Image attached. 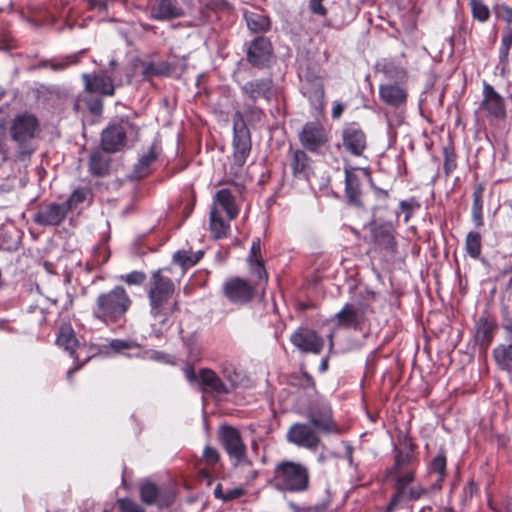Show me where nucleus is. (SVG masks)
Returning a JSON list of instances; mask_svg holds the SVG:
<instances>
[{
    "label": "nucleus",
    "mask_w": 512,
    "mask_h": 512,
    "mask_svg": "<svg viewBox=\"0 0 512 512\" xmlns=\"http://www.w3.org/2000/svg\"><path fill=\"white\" fill-rule=\"evenodd\" d=\"M289 164L295 178L309 180L312 174V161L302 150H291Z\"/></svg>",
    "instance_id": "obj_26"
},
{
    "label": "nucleus",
    "mask_w": 512,
    "mask_h": 512,
    "mask_svg": "<svg viewBox=\"0 0 512 512\" xmlns=\"http://www.w3.org/2000/svg\"><path fill=\"white\" fill-rule=\"evenodd\" d=\"M405 487L406 486H399L397 484L398 493L391 499L390 504L387 508V512H392L394 507L398 504V502L400 501V499L402 498V496L404 494Z\"/></svg>",
    "instance_id": "obj_59"
},
{
    "label": "nucleus",
    "mask_w": 512,
    "mask_h": 512,
    "mask_svg": "<svg viewBox=\"0 0 512 512\" xmlns=\"http://www.w3.org/2000/svg\"><path fill=\"white\" fill-rule=\"evenodd\" d=\"M371 237L380 247L385 249H393L394 247V236L391 227L387 224L373 223L371 227Z\"/></svg>",
    "instance_id": "obj_30"
},
{
    "label": "nucleus",
    "mask_w": 512,
    "mask_h": 512,
    "mask_svg": "<svg viewBox=\"0 0 512 512\" xmlns=\"http://www.w3.org/2000/svg\"><path fill=\"white\" fill-rule=\"evenodd\" d=\"M489 507L495 512H512V494L500 502L489 501Z\"/></svg>",
    "instance_id": "obj_46"
},
{
    "label": "nucleus",
    "mask_w": 512,
    "mask_h": 512,
    "mask_svg": "<svg viewBox=\"0 0 512 512\" xmlns=\"http://www.w3.org/2000/svg\"><path fill=\"white\" fill-rule=\"evenodd\" d=\"M85 90L103 96H112L115 91L113 80L106 72L82 74Z\"/></svg>",
    "instance_id": "obj_18"
},
{
    "label": "nucleus",
    "mask_w": 512,
    "mask_h": 512,
    "mask_svg": "<svg viewBox=\"0 0 512 512\" xmlns=\"http://www.w3.org/2000/svg\"><path fill=\"white\" fill-rule=\"evenodd\" d=\"M119 508L121 512H144L138 504L126 498L119 500Z\"/></svg>",
    "instance_id": "obj_52"
},
{
    "label": "nucleus",
    "mask_w": 512,
    "mask_h": 512,
    "mask_svg": "<svg viewBox=\"0 0 512 512\" xmlns=\"http://www.w3.org/2000/svg\"><path fill=\"white\" fill-rule=\"evenodd\" d=\"M67 205L49 203L42 205L34 215V222L42 226H58L67 216Z\"/></svg>",
    "instance_id": "obj_17"
},
{
    "label": "nucleus",
    "mask_w": 512,
    "mask_h": 512,
    "mask_svg": "<svg viewBox=\"0 0 512 512\" xmlns=\"http://www.w3.org/2000/svg\"><path fill=\"white\" fill-rule=\"evenodd\" d=\"M291 343L303 353L320 354L324 339L314 330L300 327L290 337Z\"/></svg>",
    "instance_id": "obj_15"
},
{
    "label": "nucleus",
    "mask_w": 512,
    "mask_h": 512,
    "mask_svg": "<svg viewBox=\"0 0 512 512\" xmlns=\"http://www.w3.org/2000/svg\"><path fill=\"white\" fill-rule=\"evenodd\" d=\"M472 220L476 227L483 226V213L482 210H471Z\"/></svg>",
    "instance_id": "obj_62"
},
{
    "label": "nucleus",
    "mask_w": 512,
    "mask_h": 512,
    "mask_svg": "<svg viewBox=\"0 0 512 512\" xmlns=\"http://www.w3.org/2000/svg\"><path fill=\"white\" fill-rule=\"evenodd\" d=\"M158 154L156 146L152 145L148 152L144 153L134 165L132 177L136 179L146 177L150 173V166L157 159Z\"/></svg>",
    "instance_id": "obj_31"
},
{
    "label": "nucleus",
    "mask_w": 512,
    "mask_h": 512,
    "mask_svg": "<svg viewBox=\"0 0 512 512\" xmlns=\"http://www.w3.org/2000/svg\"><path fill=\"white\" fill-rule=\"evenodd\" d=\"M233 131L234 163L238 167H242L251 151V138L243 115L239 111L233 117Z\"/></svg>",
    "instance_id": "obj_8"
},
{
    "label": "nucleus",
    "mask_w": 512,
    "mask_h": 512,
    "mask_svg": "<svg viewBox=\"0 0 512 512\" xmlns=\"http://www.w3.org/2000/svg\"><path fill=\"white\" fill-rule=\"evenodd\" d=\"M138 127L129 122L121 121L120 123L108 126L101 134V146L108 153H115L125 147L128 140H137Z\"/></svg>",
    "instance_id": "obj_4"
},
{
    "label": "nucleus",
    "mask_w": 512,
    "mask_h": 512,
    "mask_svg": "<svg viewBox=\"0 0 512 512\" xmlns=\"http://www.w3.org/2000/svg\"><path fill=\"white\" fill-rule=\"evenodd\" d=\"M248 28L255 33L266 32L270 28L269 18L260 12H245Z\"/></svg>",
    "instance_id": "obj_35"
},
{
    "label": "nucleus",
    "mask_w": 512,
    "mask_h": 512,
    "mask_svg": "<svg viewBox=\"0 0 512 512\" xmlns=\"http://www.w3.org/2000/svg\"><path fill=\"white\" fill-rule=\"evenodd\" d=\"M479 110L490 120H503L506 117L504 98L488 83L483 85V99Z\"/></svg>",
    "instance_id": "obj_12"
},
{
    "label": "nucleus",
    "mask_w": 512,
    "mask_h": 512,
    "mask_svg": "<svg viewBox=\"0 0 512 512\" xmlns=\"http://www.w3.org/2000/svg\"><path fill=\"white\" fill-rule=\"evenodd\" d=\"M103 148L94 150L89 159V171L95 176H103L109 170L110 158Z\"/></svg>",
    "instance_id": "obj_32"
},
{
    "label": "nucleus",
    "mask_w": 512,
    "mask_h": 512,
    "mask_svg": "<svg viewBox=\"0 0 512 512\" xmlns=\"http://www.w3.org/2000/svg\"><path fill=\"white\" fill-rule=\"evenodd\" d=\"M210 229L217 239L226 237L230 229L229 223L220 217L216 207H212L210 211Z\"/></svg>",
    "instance_id": "obj_37"
},
{
    "label": "nucleus",
    "mask_w": 512,
    "mask_h": 512,
    "mask_svg": "<svg viewBox=\"0 0 512 512\" xmlns=\"http://www.w3.org/2000/svg\"><path fill=\"white\" fill-rule=\"evenodd\" d=\"M268 485L282 493H304L310 487V472L300 462L284 460L275 464Z\"/></svg>",
    "instance_id": "obj_1"
},
{
    "label": "nucleus",
    "mask_w": 512,
    "mask_h": 512,
    "mask_svg": "<svg viewBox=\"0 0 512 512\" xmlns=\"http://www.w3.org/2000/svg\"><path fill=\"white\" fill-rule=\"evenodd\" d=\"M405 487L406 486H399L397 484L398 493L391 499L390 504L387 508V512H392L394 507L398 504V502L400 501V499L402 498V496L404 494Z\"/></svg>",
    "instance_id": "obj_58"
},
{
    "label": "nucleus",
    "mask_w": 512,
    "mask_h": 512,
    "mask_svg": "<svg viewBox=\"0 0 512 512\" xmlns=\"http://www.w3.org/2000/svg\"><path fill=\"white\" fill-rule=\"evenodd\" d=\"M91 192L88 188H78L76 189L64 202V205H67V210L77 208V206L83 202H85L90 196Z\"/></svg>",
    "instance_id": "obj_42"
},
{
    "label": "nucleus",
    "mask_w": 512,
    "mask_h": 512,
    "mask_svg": "<svg viewBox=\"0 0 512 512\" xmlns=\"http://www.w3.org/2000/svg\"><path fill=\"white\" fill-rule=\"evenodd\" d=\"M323 0H309V8L312 13L320 16L327 14V9L322 5Z\"/></svg>",
    "instance_id": "obj_55"
},
{
    "label": "nucleus",
    "mask_w": 512,
    "mask_h": 512,
    "mask_svg": "<svg viewBox=\"0 0 512 512\" xmlns=\"http://www.w3.org/2000/svg\"><path fill=\"white\" fill-rule=\"evenodd\" d=\"M256 103L246 101L245 102V116L251 122H259L261 121L264 113L261 108L255 105Z\"/></svg>",
    "instance_id": "obj_44"
},
{
    "label": "nucleus",
    "mask_w": 512,
    "mask_h": 512,
    "mask_svg": "<svg viewBox=\"0 0 512 512\" xmlns=\"http://www.w3.org/2000/svg\"><path fill=\"white\" fill-rule=\"evenodd\" d=\"M132 305V299L122 286L100 293L93 306L92 315L95 319L110 325L122 323Z\"/></svg>",
    "instance_id": "obj_2"
},
{
    "label": "nucleus",
    "mask_w": 512,
    "mask_h": 512,
    "mask_svg": "<svg viewBox=\"0 0 512 512\" xmlns=\"http://www.w3.org/2000/svg\"><path fill=\"white\" fill-rule=\"evenodd\" d=\"M319 432L320 431L310 423L297 422L289 427L286 439L289 443H292L297 447L316 451L321 443Z\"/></svg>",
    "instance_id": "obj_10"
},
{
    "label": "nucleus",
    "mask_w": 512,
    "mask_h": 512,
    "mask_svg": "<svg viewBox=\"0 0 512 512\" xmlns=\"http://www.w3.org/2000/svg\"><path fill=\"white\" fill-rule=\"evenodd\" d=\"M430 474H435L434 489H440L446 475V456L443 453L437 454L429 465Z\"/></svg>",
    "instance_id": "obj_36"
},
{
    "label": "nucleus",
    "mask_w": 512,
    "mask_h": 512,
    "mask_svg": "<svg viewBox=\"0 0 512 512\" xmlns=\"http://www.w3.org/2000/svg\"><path fill=\"white\" fill-rule=\"evenodd\" d=\"M481 235L478 232L470 231L465 239L467 254L473 259H479L481 255Z\"/></svg>",
    "instance_id": "obj_40"
},
{
    "label": "nucleus",
    "mask_w": 512,
    "mask_h": 512,
    "mask_svg": "<svg viewBox=\"0 0 512 512\" xmlns=\"http://www.w3.org/2000/svg\"><path fill=\"white\" fill-rule=\"evenodd\" d=\"M512 46V32L504 35L501 40V46L499 50L500 60H507L510 48Z\"/></svg>",
    "instance_id": "obj_50"
},
{
    "label": "nucleus",
    "mask_w": 512,
    "mask_h": 512,
    "mask_svg": "<svg viewBox=\"0 0 512 512\" xmlns=\"http://www.w3.org/2000/svg\"><path fill=\"white\" fill-rule=\"evenodd\" d=\"M121 280L129 285H141L146 280V275L141 271H132L125 276H121Z\"/></svg>",
    "instance_id": "obj_49"
},
{
    "label": "nucleus",
    "mask_w": 512,
    "mask_h": 512,
    "mask_svg": "<svg viewBox=\"0 0 512 512\" xmlns=\"http://www.w3.org/2000/svg\"><path fill=\"white\" fill-rule=\"evenodd\" d=\"M110 348L112 350H114L115 352H120L122 350H125V349H129L130 348V344L129 342L125 341V340H120V339H114L110 342L109 344Z\"/></svg>",
    "instance_id": "obj_57"
},
{
    "label": "nucleus",
    "mask_w": 512,
    "mask_h": 512,
    "mask_svg": "<svg viewBox=\"0 0 512 512\" xmlns=\"http://www.w3.org/2000/svg\"><path fill=\"white\" fill-rule=\"evenodd\" d=\"M506 343L499 344L493 350L497 365L507 371L512 370V323L503 324Z\"/></svg>",
    "instance_id": "obj_23"
},
{
    "label": "nucleus",
    "mask_w": 512,
    "mask_h": 512,
    "mask_svg": "<svg viewBox=\"0 0 512 512\" xmlns=\"http://www.w3.org/2000/svg\"><path fill=\"white\" fill-rule=\"evenodd\" d=\"M241 92L246 101L256 103L259 99L270 102L276 95L277 90L272 79H253L241 86Z\"/></svg>",
    "instance_id": "obj_14"
},
{
    "label": "nucleus",
    "mask_w": 512,
    "mask_h": 512,
    "mask_svg": "<svg viewBox=\"0 0 512 512\" xmlns=\"http://www.w3.org/2000/svg\"><path fill=\"white\" fill-rule=\"evenodd\" d=\"M184 374L191 385L199 387L203 392L215 394H228L230 392L228 385L210 369H201L197 375L194 369L188 366L184 369Z\"/></svg>",
    "instance_id": "obj_9"
},
{
    "label": "nucleus",
    "mask_w": 512,
    "mask_h": 512,
    "mask_svg": "<svg viewBox=\"0 0 512 512\" xmlns=\"http://www.w3.org/2000/svg\"><path fill=\"white\" fill-rule=\"evenodd\" d=\"M344 447H345V457L346 459L348 460V462L350 464H352V453H353V448L352 446L347 443V442H344Z\"/></svg>",
    "instance_id": "obj_64"
},
{
    "label": "nucleus",
    "mask_w": 512,
    "mask_h": 512,
    "mask_svg": "<svg viewBox=\"0 0 512 512\" xmlns=\"http://www.w3.org/2000/svg\"><path fill=\"white\" fill-rule=\"evenodd\" d=\"M174 292V284L170 278L162 276L161 271L157 270L152 275V283L148 292V297L151 306V314L157 319L159 323L165 324L167 316L172 312L167 308V302Z\"/></svg>",
    "instance_id": "obj_3"
},
{
    "label": "nucleus",
    "mask_w": 512,
    "mask_h": 512,
    "mask_svg": "<svg viewBox=\"0 0 512 512\" xmlns=\"http://www.w3.org/2000/svg\"><path fill=\"white\" fill-rule=\"evenodd\" d=\"M417 465L418 459L413 444L410 441H405L400 448L395 450V463L392 468L399 486H407L413 481Z\"/></svg>",
    "instance_id": "obj_6"
},
{
    "label": "nucleus",
    "mask_w": 512,
    "mask_h": 512,
    "mask_svg": "<svg viewBox=\"0 0 512 512\" xmlns=\"http://www.w3.org/2000/svg\"><path fill=\"white\" fill-rule=\"evenodd\" d=\"M483 186L481 184L477 185L473 191V204L472 210H482L483 207Z\"/></svg>",
    "instance_id": "obj_53"
},
{
    "label": "nucleus",
    "mask_w": 512,
    "mask_h": 512,
    "mask_svg": "<svg viewBox=\"0 0 512 512\" xmlns=\"http://www.w3.org/2000/svg\"><path fill=\"white\" fill-rule=\"evenodd\" d=\"M299 138L304 148L315 152L327 143L328 133L322 124L308 122L304 125Z\"/></svg>",
    "instance_id": "obj_16"
},
{
    "label": "nucleus",
    "mask_w": 512,
    "mask_h": 512,
    "mask_svg": "<svg viewBox=\"0 0 512 512\" xmlns=\"http://www.w3.org/2000/svg\"><path fill=\"white\" fill-rule=\"evenodd\" d=\"M219 437L230 458L234 459L239 465H251V461L246 455V446L243 443L240 432L236 428L222 426Z\"/></svg>",
    "instance_id": "obj_11"
},
{
    "label": "nucleus",
    "mask_w": 512,
    "mask_h": 512,
    "mask_svg": "<svg viewBox=\"0 0 512 512\" xmlns=\"http://www.w3.org/2000/svg\"><path fill=\"white\" fill-rule=\"evenodd\" d=\"M203 458L207 465L212 466L218 462L219 453L215 448L206 446L203 451Z\"/></svg>",
    "instance_id": "obj_51"
},
{
    "label": "nucleus",
    "mask_w": 512,
    "mask_h": 512,
    "mask_svg": "<svg viewBox=\"0 0 512 512\" xmlns=\"http://www.w3.org/2000/svg\"><path fill=\"white\" fill-rule=\"evenodd\" d=\"M244 493L242 488L229 489L224 496V501H230L239 498Z\"/></svg>",
    "instance_id": "obj_60"
},
{
    "label": "nucleus",
    "mask_w": 512,
    "mask_h": 512,
    "mask_svg": "<svg viewBox=\"0 0 512 512\" xmlns=\"http://www.w3.org/2000/svg\"><path fill=\"white\" fill-rule=\"evenodd\" d=\"M495 324L487 318H480L475 325V339L483 349H487L493 340Z\"/></svg>",
    "instance_id": "obj_29"
},
{
    "label": "nucleus",
    "mask_w": 512,
    "mask_h": 512,
    "mask_svg": "<svg viewBox=\"0 0 512 512\" xmlns=\"http://www.w3.org/2000/svg\"><path fill=\"white\" fill-rule=\"evenodd\" d=\"M472 16L479 22H486L490 17V10L481 0H469Z\"/></svg>",
    "instance_id": "obj_41"
},
{
    "label": "nucleus",
    "mask_w": 512,
    "mask_h": 512,
    "mask_svg": "<svg viewBox=\"0 0 512 512\" xmlns=\"http://www.w3.org/2000/svg\"><path fill=\"white\" fill-rule=\"evenodd\" d=\"M254 262L255 263L252 264L253 273L255 275H257L259 280H267L268 276H267V272L264 268L262 260L256 259V261H254Z\"/></svg>",
    "instance_id": "obj_56"
},
{
    "label": "nucleus",
    "mask_w": 512,
    "mask_h": 512,
    "mask_svg": "<svg viewBox=\"0 0 512 512\" xmlns=\"http://www.w3.org/2000/svg\"><path fill=\"white\" fill-rule=\"evenodd\" d=\"M225 296L233 303H245L252 299L254 288L241 278H233L224 284Z\"/></svg>",
    "instance_id": "obj_21"
},
{
    "label": "nucleus",
    "mask_w": 512,
    "mask_h": 512,
    "mask_svg": "<svg viewBox=\"0 0 512 512\" xmlns=\"http://www.w3.org/2000/svg\"><path fill=\"white\" fill-rule=\"evenodd\" d=\"M342 145L353 156H361L366 149L365 133L354 125L345 127L342 131Z\"/></svg>",
    "instance_id": "obj_20"
},
{
    "label": "nucleus",
    "mask_w": 512,
    "mask_h": 512,
    "mask_svg": "<svg viewBox=\"0 0 512 512\" xmlns=\"http://www.w3.org/2000/svg\"><path fill=\"white\" fill-rule=\"evenodd\" d=\"M39 132V123L31 114H21L15 117L11 126V135L18 144L22 154H30L34 150L33 140Z\"/></svg>",
    "instance_id": "obj_5"
},
{
    "label": "nucleus",
    "mask_w": 512,
    "mask_h": 512,
    "mask_svg": "<svg viewBox=\"0 0 512 512\" xmlns=\"http://www.w3.org/2000/svg\"><path fill=\"white\" fill-rule=\"evenodd\" d=\"M141 68L142 75L147 79L155 76H168L172 71L171 66L164 61L157 63L151 61H144L141 63Z\"/></svg>",
    "instance_id": "obj_34"
},
{
    "label": "nucleus",
    "mask_w": 512,
    "mask_h": 512,
    "mask_svg": "<svg viewBox=\"0 0 512 512\" xmlns=\"http://www.w3.org/2000/svg\"><path fill=\"white\" fill-rule=\"evenodd\" d=\"M56 342L60 347L69 351L71 355L74 354V348L78 346L74 331L69 325L61 326Z\"/></svg>",
    "instance_id": "obj_38"
},
{
    "label": "nucleus",
    "mask_w": 512,
    "mask_h": 512,
    "mask_svg": "<svg viewBox=\"0 0 512 512\" xmlns=\"http://www.w3.org/2000/svg\"><path fill=\"white\" fill-rule=\"evenodd\" d=\"M309 423L325 434H341L342 431L333 418V411L329 403L325 401L310 405L307 415Z\"/></svg>",
    "instance_id": "obj_7"
},
{
    "label": "nucleus",
    "mask_w": 512,
    "mask_h": 512,
    "mask_svg": "<svg viewBox=\"0 0 512 512\" xmlns=\"http://www.w3.org/2000/svg\"><path fill=\"white\" fill-rule=\"evenodd\" d=\"M143 503L156 505L159 508L168 507L174 501V494L166 489L158 488L154 483L147 482L140 487Z\"/></svg>",
    "instance_id": "obj_19"
},
{
    "label": "nucleus",
    "mask_w": 512,
    "mask_h": 512,
    "mask_svg": "<svg viewBox=\"0 0 512 512\" xmlns=\"http://www.w3.org/2000/svg\"><path fill=\"white\" fill-rule=\"evenodd\" d=\"M345 182H346V188H345L346 196H347L349 202L353 203V204H358L359 195H360L358 180L355 177L346 173Z\"/></svg>",
    "instance_id": "obj_43"
},
{
    "label": "nucleus",
    "mask_w": 512,
    "mask_h": 512,
    "mask_svg": "<svg viewBox=\"0 0 512 512\" xmlns=\"http://www.w3.org/2000/svg\"><path fill=\"white\" fill-rule=\"evenodd\" d=\"M203 252L197 251H177L173 255V261L184 269L194 266L202 258Z\"/></svg>",
    "instance_id": "obj_39"
},
{
    "label": "nucleus",
    "mask_w": 512,
    "mask_h": 512,
    "mask_svg": "<svg viewBox=\"0 0 512 512\" xmlns=\"http://www.w3.org/2000/svg\"><path fill=\"white\" fill-rule=\"evenodd\" d=\"M367 306L360 302L346 303L342 309L335 314L337 327L359 328L366 319Z\"/></svg>",
    "instance_id": "obj_13"
},
{
    "label": "nucleus",
    "mask_w": 512,
    "mask_h": 512,
    "mask_svg": "<svg viewBox=\"0 0 512 512\" xmlns=\"http://www.w3.org/2000/svg\"><path fill=\"white\" fill-rule=\"evenodd\" d=\"M444 171L447 175L452 173L457 164H456V155L453 150L449 148H444Z\"/></svg>",
    "instance_id": "obj_47"
},
{
    "label": "nucleus",
    "mask_w": 512,
    "mask_h": 512,
    "mask_svg": "<svg viewBox=\"0 0 512 512\" xmlns=\"http://www.w3.org/2000/svg\"><path fill=\"white\" fill-rule=\"evenodd\" d=\"M497 271L500 276H505L512 272V259L510 256H501L497 260Z\"/></svg>",
    "instance_id": "obj_48"
},
{
    "label": "nucleus",
    "mask_w": 512,
    "mask_h": 512,
    "mask_svg": "<svg viewBox=\"0 0 512 512\" xmlns=\"http://www.w3.org/2000/svg\"><path fill=\"white\" fill-rule=\"evenodd\" d=\"M303 94L308 98L316 113H320L324 107V87L319 79L307 81L302 86Z\"/></svg>",
    "instance_id": "obj_28"
},
{
    "label": "nucleus",
    "mask_w": 512,
    "mask_h": 512,
    "mask_svg": "<svg viewBox=\"0 0 512 512\" xmlns=\"http://www.w3.org/2000/svg\"><path fill=\"white\" fill-rule=\"evenodd\" d=\"M224 378L229 382L228 388L234 389L241 385L243 377L233 368H225L223 370Z\"/></svg>",
    "instance_id": "obj_45"
},
{
    "label": "nucleus",
    "mask_w": 512,
    "mask_h": 512,
    "mask_svg": "<svg viewBox=\"0 0 512 512\" xmlns=\"http://www.w3.org/2000/svg\"><path fill=\"white\" fill-rule=\"evenodd\" d=\"M250 261L253 262V259L254 261H256V259H259L258 258V254L260 253V240L259 239H256L252 242V245H251V252H250Z\"/></svg>",
    "instance_id": "obj_61"
},
{
    "label": "nucleus",
    "mask_w": 512,
    "mask_h": 512,
    "mask_svg": "<svg viewBox=\"0 0 512 512\" xmlns=\"http://www.w3.org/2000/svg\"><path fill=\"white\" fill-rule=\"evenodd\" d=\"M185 15L177 0H155L150 8V17L158 21H169Z\"/></svg>",
    "instance_id": "obj_22"
},
{
    "label": "nucleus",
    "mask_w": 512,
    "mask_h": 512,
    "mask_svg": "<svg viewBox=\"0 0 512 512\" xmlns=\"http://www.w3.org/2000/svg\"><path fill=\"white\" fill-rule=\"evenodd\" d=\"M403 83L387 82L379 86V97L387 105L392 107H401L407 100V91Z\"/></svg>",
    "instance_id": "obj_25"
},
{
    "label": "nucleus",
    "mask_w": 512,
    "mask_h": 512,
    "mask_svg": "<svg viewBox=\"0 0 512 512\" xmlns=\"http://www.w3.org/2000/svg\"><path fill=\"white\" fill-rule=\"evenodd\" d=\"M272 47L265 37L255 38L248 46L247 60L253 66H263L270 58Z\"/></svg>",
    "instance_id": "obj_24"
},
{
    "label": "nucleus",
    "mask_w": 512,
    "mask_h": 512,
    "mask_svg": "<svg viewBox=\"0 0 512 512\" xmlns=\"http://www.w3.org/2000/svg\"><path fill=\"white\" fill-rule=\"evenodd\" d=\"M344 111V106L341 103H336L332 109V116L339 118Z\"/></svg>",
    "instance_id": "obj_63"
},
{
    "label": "nucleus",
    "mask_w": 512,
    "mask_h": 512,
    "mask_svg": "<svg viewBox=\"0 0 512 512\" xmlns=\"http://www.w3.org/2000/svg\"><path fill=\"white\" fill-rule=\"evenodd\" d=\"M376 70L392 83H404L407 79L406 68L395 59H383L376 64Z\"/></svg>",
    "instance_id": "obj_27"
},
{
    "label": "nucleus",
    "mask_w": 512,
    "mask_h": 512,
    "mask_svg": "<svg viewBox=\"0 0 512 512\" xmlns=\"http://www.w3.org/2000/svg\"><path fill=\"white\" fill-rule=\"evenodd\" d=\"M74 58L75 57L71 56V57H67V59L65 61L46 62L44 64V66L49 67L50 69H52L54 71H61V70H64L69 64L74 63L75 62Z\"/></svg>",
    "instance_id": "obj_54"
},
{
    "label": "nucleus",
    "mask_w": 512,
    "mask_h": 512,
    "mask_svg": "<svg viewBox=\"0 0 512 512\" xmlns=\"http://www.w3.org/2000/svg\"><path fill=\"white\" fill-rule=\"evenodd\" d=\"M219 205L227 214L230 220L236 218L238 215V208L235 205L234 197L232 196L229 189H221L217 191L214 197V205L213 207L217 208Z\"/></svg>",
    "instance_id": "obj_33"
}]
</instances>
